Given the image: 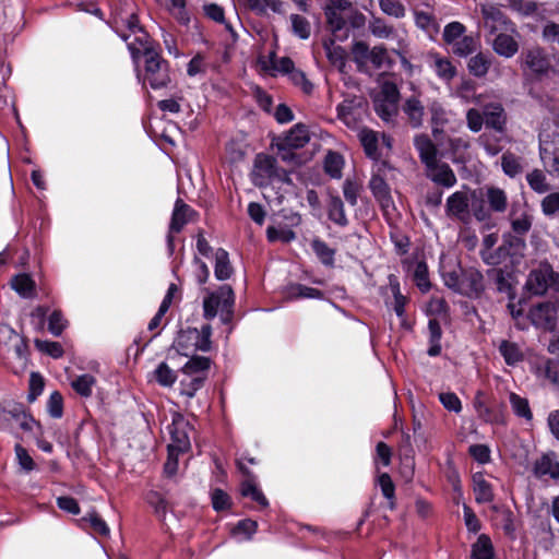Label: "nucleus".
Instances as JSON below:
<instances>
[{
  "instance_id": "nucleus-1",
  "label": "nucleus",
  "mask_w": 559,
  "mask_h": 559,
  "mask_svg": "<svg viewBox=\"0 0 559 559\" xmlns=\"http://www.w3.org/2000/svg\"><path fill=\"white\" fill-rule=\"evenodd\" d=\"M211 360L203 356H192L181 368L179 392L181 395L192 399L203 386Z\"/></svg>"
},
{
  "instance_id": "nucleus-2",
  "label": "nucleus",
  "mask_w": 559,
  "mask_h": 559,
  "mask_svg": "<svg viewBox=\"0 0 559 559\" xmlns=\"http://www.w3.org/2000/svg\"><path fill=\"white\" fill-rule=\"evenodd\" d=\"M211 336L212 328L209 324L203 325L200 330L188 328L178 333L174 347L183 356H190L198 350L209 352L212 346Z\"/></svg>"
},
{
  "instance_id": "nucleus-3",
  "label": "nucleus",
  "mask_w": 559,
  "mask_h": 559,
  "mask_svg": "<svg viewBox=\"0 0 559 559\" xmlns=\"http://www.w3.org/2000/svg\"><path fill=\"white\" fill-rule=\"evenodd\" d=\"M234 302V292L228 285H223L215 292L206 290V295L203 298L204 318L211 320L219 313L223 321H227Z\"/></svg>"
},
{
  "instance_id": "nucleus-4",
  "label": "nucleus",
  "mask_w": 559,
  "mask_h": 559,
  "mask_svg": "<svg viewBox=\"0 0 559 559\" xmlns=\"http://www.w3.org/2000/svg\"><path fill=\"white\" fill-rule=\"evenodd\" d=\"M524 289L533 296H543L548 289L559 292V273L549 263L543 262L528 273Z\"/></svg>"
},
{
  "instance_id": "nucleus-5",
  "label": "nucleus",
  "mask_w": 559,
  "mask_h": 559,
  "mask_svg": "<svg viewBox=\"0 0 559 559\" xmlns=\"http://www.w3.org/2000/svg\"><path fill=\"white\" fill-rule=\"evenodd\" d=\"M0 423L3 428L13 429L14 426H19L24 431H32L35 426H38L19 403H8L0 408Z\"/></svg>"
},
{
  "instance_id": "nucleus-6",
  "label": "nucleus",
  "mask_w": 559,
  "mask_h": 559,
  "mask_svg": "<svg viewBox=\"0 0 559 559\" xmlns=\"http://www.w3.org/2000/svg\"><path fill=\"white\" fill-rule=\"evenodd\" d=\"M145 81L154 90L163 88L170 82L168 63L157 51H147L145 56Z\"/></svg>"
},
{
  "instance_id": "nucleus-7",
  "label": "nucleus",
  "mask_w": 559,
  "mask_h": 559,
  "mask_svg": "<svg viewBox=\"0 0 559 559\" xmlns=\"http://www.w3.org/2000/svg\"><path fill=\"white\" fill-rule=\"evenodd\" d=\"M483 25L490 34L500 32H514L515 25L496 4H480Z\"/></svg>"
},
{
  "instance_id": "nucleus-8",
  "label": "nucleus",
  "mask_w": 559,
  "mask_h": 559,
  "mask_svg": "<svg viewBox=\"0 0 559 559\" xmlns=\"http://www.w3.org/2000/svg\"><path fill=\"white\" fill-rule=\"evenodd\" d=\"M167 430L170 437L168 450L183 453L190 449L189 432L191 431V427L181 414H174L171 424L168 425Z\"/></svg>"
},
{
  "instance_id": "nucleus-9",
  "label": "nucleus",
  "mask_w": 559,
  "mask_h": 559,
  "mask_svg": "<svg viewBox=\"0 0 559 559\" xmlns=\"http://www.w3.org/2000/svg\"><path fill=\"white\" fill-rule=\"evenodd\" d=\"M558 307L555 302L544 301L532 307L528 318L532 324L544 331H552L557 325Z\"/></svg>"
},
{
  "instance_id": "nucleus-10",
  "label": "nucleus",
  "mask_w": 559,
  "mask_h": 559,
  "mask_svg": "<svg viewBox=\"0 0 559 559\" xmlns=\"http://www.w3.org/2000/svg\"><path fill=\"white\" fill-rule=\"evenodd\" d=\"M366 115V104L361 97L344 99L337 106L338 118L350 129H358Z\"/></svg>"
},
{
  "instance_id": "nucleus-11",
  "label": "nucleus",
  "mask_w": 559,
  "mask_h": 559,
  "mask_svg": "<svg viewBox=\"0 0 559 559\" xmlns=\"http://www.w3.org/2000/svg\"><path fill=\"white\" fill-rule=\"evenodd\" d=\"M397 96L396 86L385 83L381 93L374 98V110L384 121H390L396 115Z\"/></svg>"
},
{
  "instance_id": "nucleus-12",
  "label": "nucleus",
  "mask_w": 559,
  "mask_h": 559,
  "mask_svg": "<svg viewBox=\"0 0 559 559\" xmlns=\"http://www.w3.org/2000/svg\"><path fill=\"white\" fill-rule=\"evenodd\" d=\"M522 58L523 67L537 76L546 75L551 68L548 55L545 49L539 46L526 49L522 53Z\"/></svg>"
},
{
  "instance_id": "nucleus-13",
  "label": "nucleus",
  "mask_w": 559,
  "mask_h": 559,
  "mask_svg": "<svg viewBox=\"0 0 559 559\" xmlns=\"http://www.w3.org/2000/svg\"><path fill=\"white\" fill-rule=\"evenodd\" d=\"M275 175V159L266 154H258L254 158L253 168L251 171L252 182L258 187H262L267 185Z\"/></svg>"
},
{
  "instance_id": "nucleus-14",
  "label": "nucleus",
  "mask_w": 559,
  "mask_h": 559,
  "mask_svg": "<svg viewBox=\"0 0 559 559\" xmlns=\"http://www.w3.org/2000/svg\"><path fill=\"white\" fill-rule=\"evenodd\" d=\"M445 213L450 218L468 223L471 219V213L467 193L464 191H456L452 193L447 200Z\"/></svg>"
},
{
  "instance_id": "nucleus-15",
  "label": "nucleus",
  "mask_w": 559,
  "mask_h": 559,
  "mask_svg": "<svg viewBox=\"0 0 559 559\" xmlns=\"http://www.w3.org/2000/svg\"><path fill=\"white\" fill-rule=\"evenodd\" d=\"M376 171L373 173L369 187L374 195V198L381 203L383 207H388L391 205V194L390 188L383 178L384 171L389 168L386 163L381 162L376 164Z\"/></svg>"
},
{
  "instance_id": "nucleus-16",
  "label": "nucleus",
  "mask_w": 559,
  "mask_h": 559,
  "mask_svg": "<svg viewBox=\"0 0 559 559\" xmlns=\"http://www.w3.org/2000/svg\"><path fill=\"white\" fill-rule=\"evenodd\" d=\"M192 214L193 210L188 204L180 199L176 201L169 225V235L167 236L170 252L174 250V237L171 236V233H179L191 219Z\"/></svg>"
},
{
  "instance_id": "nucleus-17",
  "label": "nucleus",
  "mask_w": 559,
  "mask_h": 559,
  "mask_svg": "<svg viewBox=\"0 0 559 559\" xmlns=\"http://www.w3.org/2000/svg\"><path fill=\"white\" fill-rule=\"evenodd\" d=\"M120 37L127 43L133 59H136L139 53L147 56V51H156L151 44L148 34L143 28H136L133 34H120Z\"/></svg>"
},
{
  "instance_id": "nucleus-18",
  "label": "nucleus",
  "mask_w": 559,
  "mask_h": 559,
  "mask_svg": "<svg viewBox=\"0 0 559 559\" xmlns=\"http://www.w3.org/2000/svg\"><path fill=\"white\" fill-rule=\"evenodd\" d=\"M288 221V226H269L266 229V237L269 241H282V242H290L296 238L295 231L292 227H296L301 223V217L297 213H290L288 216H285Z\"/></svg>"
},
{
  "instance_id": "nucleus-19",
  "label": "nucleus",
  "mask_w": 559,
  "mask_h": 559,
  "mask_svg": "<svg viewBox=\"0 0 559 559\" xmlns=\"http://www.w3.org/2000/svg\"><path fill=\"white\" fill-rule=\"evenodd\" d=\"M519 36L518 31L514 32H500L496 34L492 39V49L499 56L504 58H511L519 51V43L516 37Z\"/></svg>"
},
{
  "instance_id": "nucleus-20",
  "label": "nucleus",
  "mask_w": 559,
  "mask_h": 559,
  "mask_svg": "<svg viewBox=\"0 0 559 559\" xmlns=\"http://www.w3.org/2000/svg\"><path fill=\"white\" fill-rule=\"evenodd\" d=\"M485 124L497 132H503L507 124V114L500 103H489L483 107Z\"/></svg>"
},
{
  "instance_id": "nucleus-21",
  "label": "nucleus",
  "mask_w": 559,
  "mask_h": 559,
  "mask_svg": "<svg viewBox=\"0 0 559 559\" xmlns=\"http://www.w3.org/2000/svg\"><path fill=\"white\" fill-rule=\"evenodd\" d=\"M534 474L537 477L549 476L559 478V461L554 452L546 453L534 463Z\"/></svg>"
},
{
  "instance_id": "nucleus-22",
  "label": "nucleus",
  "mask_w": 559,
  "mask_h": 559,
  "mask_svg": "<svg viewBox=\"0 0 559 559\" xmlns=\"http://www.w3.org/2000/svg\"><path fill=\"white\" fill-rule=\"evenodd\" d=\"M428 177L438 185L447 188L456 183V177L453 170L447 164H440L438 160L433 165L427 166Z\"/></svg>"
},
{
  "instance_id": "nucleus-23",
  "label": "nucleus",
  "mask_w": 559,
  "mask_h": 559,
  "mask_svg": "<svg viewBox=\"0 0 559 559\" xmlns=\"http://www.w3.org/2000/svg\"><path fill=\"white\" fill-rule=\"evenodd\" d=\"M259 63L265 71H275L286 75H289L296 69L293 60L288 57L277 60L275 51H272L269 57H260Z\"/></svg>"
},
{
  "instance_id": "nucleus-24",
  "label": "nucleus",
  "mask_w": 559,
  "mask_h": 559,
  "mask_svg": "<svg viewBox=\"0 0 559 559\" xmlns=\"http://www.w3.org/2000/svg\"><path fill=\"white\" fill-rule=\"evenodd\" d=\"M414 145L426 167L433 165L438 160V150L428 135L420 134L415 136Z\"/></svg>"
},
{
  "instance_id": "nucleus-25",
  "label": "nucleus",
  "mask_w": 559,
  "mask_h": 559,
  "mask_svg": "<svg viewBox=\"0 0 559 559\" xmlns=\"http://www.w3.org/2000/svg\"><path fill=\"white\" fill-rule=\"evenodd\" d=\"M474 407L483 420L491 424H504V416L502 412L487 406L481 392H477L474 400Z\"/></svg>"
},
{
  "instance_id": "nucleus-26",
  "label": "nucleus",
  "mask_w": 559,
  "mask_h": 559,
  "mask_svg": "<svg viewBox=\"0 0 559 559\" xmlns=\"http://www.w3.org/2000/svg\"><path fill=\"white\" fill-rule=\"evenodd\" d=\"M429 59L431 68L440 80L448 83L456 75V69L449 59L438 53H430Z\"/></svg>"
},
{
  "instance_id": "nucleus-27",
  "label": "nucleus",
  "mask_w": 559,
  "mask_h": 559,
  "mask_svg": "<svg viewBox=\"0 0 559 559\" xmlns=\"http://www.w3.org/2000/svg\"><path fill=\"white\" fill-rule=\"evenodd\" d=\"M403 110L406 114L409 123L414 128H418L423 124L425 108L421 102L416 96H411L405 100Z\"/></svg>"
},
{
  "instance_id": "nucleus-28",
  "label": "nucleus",
  "mask_w": 559,
  "mask_h": 559,
  "mask_svg": "<svg viewBox=\"0 0 559 559\" xmlns=\"http://www.w3.org/2000/svg\"><path fill=\"white\" fill-rule=\"evenodd\" d=\"M473 490L478 503H488L493 500L492 487L481 473L473 475Z\"/></svg>"
},
{
  "instance_id": "nucleus-29",
  "label": "nucleus",
  "mask_w": 559,
  "mask_h": 559,
  "mask_svg": "<svg viewBox=\"0 0 559 559\" xmlns=\"http://www.w3.org/2000/svg\"><path fill=\"white\" fill-rule=\"evenodd\" d=\"M324 50L331 64L337 68L340 72L344 73L347 64L346 50L335 45L333 40L324 43Z\"/></svg>"
},
{
  "instance_id": "nucleus-30",
  "label": "nucleus",
  "mask_w": 559,
  "mask_h": 559,
  "mask_svg": "<svg viewBox=\"0 0 559 559\" xmlns=\"http://www.w3.org/2000/svg\"><path fill=\"white\" fill-rule=\"evenodd\" d=\"M156 2L166 9L179 23L188 24L190 15L186 9V0H156Z\"/></svg>"
},
{
  "instance_id": "nucleus-31",
  "label": "nucleus",
  "mask_w": 559,
  "mask_h": 559,
  "mask_svg": "<svg viewBox=\"0 0 559 559\" xmlns=\"http://www.w3.org/2000/svg\"><path fill=\"white\" fill-rule=\"evenodd\" d=\"M215 269L214 274L218 281H225L230 277L233 267L229 262L228 253L226 250L219 248L215 251Z\"/></svg>"
},
{
  "instance_id": "nucleus-32",
  "label": "nucleus",
  "mask_w": 559,
  "mask_h": 559,
  "mask_svg": "<svg viewBox=\"0 0 559 559\" xmlns=\"http://www.w3.org/2000/svg\"><path fill=\"white\" fill-rule=\"evenodd\" d=\"M309 139L307 128L302 124H297L285 136L284 145L290 148H300L309 142Z\"/></svg>"
},
{
  "instance_id": "nucleus-33",
  "label": "nucleus",
  "mask_w": 559,
  "mask_h": 559,
  "mask_svg": "<svg viewBox=\"0 0 559 559\" xmlns=\"http://www.w3.org/2000/svg\"><path fill=\"white\" fill-rule=\"evenodd\" d=\"M358 138L364 146L365 153L372 159L378 158V134L377 132L362 128L358 131Z\"/></svg>"
},
{
  "instance_id": "nucleus-34",
  "label": "nucleus",
  "mask_w": 559,
  "mask_h": 559,
  "mask_svg": "<svg viewBox=\"0 0 559 559\" xmlns=\"http://www.w3.org/2000/svg\"><path fill=\"white\" fill-rule=\"evenodd\" d=\"M310 246L312 251L314 252V254L322 264H324L325 266L334 265L335 250L329 247L326 242H324L320 238H314L311 240Z\"/></svg>"
},
{
  "instance_id": "nucleus-35",
  "label": "nucleus",
  "mask_w": 559,
  "mask_h": 559,
  "mask_svg": "<svg viewBox=\"0 0 559 559\" xmlns=\"http://www.w3.org/2000/svg\"><path fill=\"white\" fill-rule=\"evenodd\" d=\"M12 288L23 298L35 296V282L27 274H19L12 280Z\"/></svg>"
},
{
  "instance_id": "nucleus-36",
  "label": "nucleus",
  "mask_w": 559,
  "mask_h": 559,
  "mask_svg": "<svg viewBox=\"0 0 559 559\" xmlns=\"http://www.w3.org/2000/svg\"><path fill=\"white\" fill-rule=\"evenodd\" d=\"M472 559H493V547L487 535H480L472 547Z\"/></svg>"
},
{
  "instance_id": "nucleus-37",
  "label": "nucleus",
  "mask_w": 559,
  "mask_h": 559,
  "mask_svg": "<svg viewBox=\"0 0 559 559\" xmlns=\"http://www.w3.org/2000/svg\"><path fill=\"white\" fill-rule=\"evenodd\" d=\"M490 64V57L480 52L468 60L467 68L473 75L481 78L487 74Z\"/></svg>"
},
{
  "instance_id": "nucleus-38",
  "label": "nucleus",
  "mask_w": 559,
  "mask_h": 559,
  "mask_svg": "<svg viewBox=\"0 0 559 559\" xmlns=\"http://www.w3.org/2000/svg\"><path fill=\"white\" fill-rule=\"evenodd\" d=\"M501 167L503 173L511 178L523 171L521 158L511 152H506L501 156Z\"/></svg>"
},
{
  "instance_id": "nucleus-39",
  "label": "nucleus",
  "mask_w": 559,
  "mask_h": 559,
  "mask_svg": "<svg viewBox=\"0 0 559 559\" xmlns=\"http://www.w3.org/2000/svg\"><path fill=\"white\" fill-rule=\"evenodd\" d=\"M95 384V377L88 373L81 374L71 382L72 389L83 397L92 395Z\"/></svg>"
},
{
  "instance_id": "nucleus-40",
  "label": "nucleus",
  "mask_w": 559,
  "mask_h": 559,
  "mask_svg": "<svg viewBox=\"0 0 559 559\" xmlns=\"http://www.w3.org/2000/svg\"><path fill=\"white\" fill-rule=\"evenodd\" d=\"M509 401L514 414L519 417H522L526 420H532L533 414L530 408V404L527 399L520 396L516 393L511 392L509 394Z\"/></svg>"
},
{
  "instance_id": "nucleus-41",
  "label": "nucleus",
  "mask_w": 559,
  "mask_h": 559,
  "mask_svg": "<svg viewBox=\"0 0 559 559\" xmlns=\"http://www.w3.org/2000/svg\"><path fill=\"white\" fill-rule=\"evenodd\" d=\"M329 217L340 226L347 225L348 221L345 215L344 205L338 197H332L328 205Z\"/></svg>"
},
{
  "instance_id": "nucleus-42",
  "label": "nucleus",
  "mask_w": 559,
  "mask_h": 559,
  "mask_svg": "<svg viewBox=\"0 0 559 559\" xmlns=\"http://www.w3.org/2000/svg\"><path fill=\"white\" fill-rule=\"evenodd\" d=\"M354 61L360 71H366L370 62L371 49L364 41H357L352 49Z\"/></svg>"
},
{
  "instance_id": "nucleus-43",
  "label": "nucleus",
  "mask_w": 559,
  "mask_h": 559,
  "mask_svg": "<svg viewBox=\"0 0 559 559\" xmlns=\"http://www.w3.org/2000/svg\"><path fill=\"white\" fill-rule=\"evenodd\" d=\"M499 352L508 365H515L516 362L523 359L522 350L520 349L518 344L509 341L501 342L499 346Z\"/></svg>"
},
{
  "instance_id": "nucleus-44",
  "label": "nucleus",
  "mask_w": 559,
  "mask_h": 559,
  "mask_svg": "<svg viewBox=\"0 0 559 559\" xmlns=\"http://www.w3.org/2000/svg\"><path fill=\"white\" fill-rule=\"evenodd\" d=\"M325 14L329 26L335 35L336 33L342 32L346 28V23L347 19L349 17V14L336 9H328Z\"/></svg>"
},
{
  "instance_id": "nucleus-45",
  "label": "nucleus",
  "mask_w": 559,
  "mask_h": 559,
  "mask_svg": "<svg viewBox=\"0 0 559 559\" xmlns=\"http://www.w3.org/2000/svg\"><path fill=\"white\" fill-rule=\"evenodd\" d=\"M381 11L392 17L403 19L406 15V8L402 0H378Z\"/></svg>"
},
{
  "instance_id": "nucleus-46",
  "label": "nucleus",
  "mask_w": 559,
  "mask_h": 559,
  "mask_svg": "<svg viewBox=\"0 0 559 559\" xmlns=\"http://www.w3.org/2000/svg\"><path fill=\"white\" fill-rule=\"evenodd\" d=\"M487 200L490 207L496 212H504L507 209V194L499 188H489L487 190Z\"/></svg>"
},
{
  "instance_id": "nucleus-47",
  "label": "nucleus",
  "mask_w": 559,
  "mask_h": 559,
  "mask_svg": "<svg viewBox=\"0 0 559 559\" xmlns=\"http://www.w3.org/2000/svg\"><path fill=\"white\" fill-rule=\"evenodd\" d=\"M251 10L264 14L270 9L274 13H282V1L280 0H247Z\"/></svg>"
},
{
  "instance_id": "nucleus-48",
  "label": "nucleus",
  "mask_w": 559,
  "mask_h": 559,
  "mask_svg": "<svg viewBox=\"0 0 559 559\" xmlns=\"http://www.w3.org/2000/svg\"><path fill=\"white\" fill-rule=\"evenodd\" d=\"M344 165L343 157L334 152H330L324 159V169L333 178L342 176V168Z\"/></svg>"
},
{
  "instance_id": "nucleus-49",
  "label": "nucleus",
  "mask_w": 559,
  "mask_h": 559,
  "mask_svg": "<svg viewBox=\"0 0 559 559\" xmlns=\"http://www.w3.org/2000/svg\"><path fill=\"white\" fill-rule=\"evenodd\" d=\"M241 493L245 497H250L252 500L258 502L262 507H266L269 504L265 496L262 491L255 486L254 481L251 478L245 480L241 485Z\"/></svg>"
},
{
  "instance_id": "nucleus-50",
  "label": "nucleus",
  "mask_w": 559,
  "mask_h": 559,
  "mask_svg": "<svg viewBox=\"0 0 559 559\" xmlns=\"http://www.w3.org/2000/svg\"><path fill=\"white\" fill-rule=\"evenodd\" d=\"M542 38L550 47L557 45L559 50V23L546 21L542 27Z\"/></svg>"
},
{
  "instance_id": "nucleus-51",
  "label": "nucleus",
  "mask_w": 559,
  "mask_h": 559,
  "mask_svg": "<svg viewBox=\"0 0 559 559\" xmlns=\"http://www.w3.org/2000/svg\"><path fill=\"white\" fill-rule=\"evenodd\" d=\"M154 376L156 381L163 386H171L177 379V374L166 362H160L157 366Z\"/></svg>"
},
{
  "instance_id": "nucleus-52",
  "label": "nucleus",
  "mask_w": 559,
  "mask_h": 559,
  "mask_svg": "<svg viewBox=\"0 0 559 559\" xmlns=\"http://www.w3.org/2000/svg\"><path fill=\"white\" fill-rule=\"evenodd\" d=\"M5 332L9 333V338L12 342L13 354L15 355L16 358H19L22 361V365H25L27 349L26 343L12 329L7 328Z\"/></svg>"
},
{
  "instance_id": "nucleus-53",
  "label": "nucleus",
  "mask_w": 559,
  "mask_h": 559,
  "mask_svg": "<svg viewBox=\"0 0 559 559\" xmlns=\"http://www.w3.org/2000/svg\"><path fill=\"white\" fill-rule=\"evenodd\" d=\"M290 22L295 35L301 39H308L310 37L311 26L306 17L298 14H293L290 16Z\"/></svg>"
},
{
  "instance_id": "nucleus-54",
  "label": "nucleus",
  "mask_w": 559,
  "mask_h": 559,
  "mask_svg": "<svg viewBox=\"0 0 559 559\" xmlns=\"http://www.w3.org/2000/svg\"><path fill=\"white\" fill-rule=\"evenodd\" d=\"M390 287L394 296L393 309L397 317L402 318L405 311L406 298L401 294L400 284L393 276L390 277Z\"/></svg>"
},
{
  "instance_id": "nucleus-55",
  "label": "nucleus",
  "mask_w": 559,
  "mask_h": 559,
  "mask_svg": "<svg viewBox=\"0 0 559 559\" xmlns=\"http://www.w3.org/2000/svg\"><path fill=\"white\" fill-rule=\"evenodd\" d=\"M414 17H415V24L419 28H421L426 32L437 29V23H436L435 16L431 13L415 9Z\"/></svg>"
},
{
  "instance_id": "nucleus-56",
  "label": "nucleus",
  "mask_w": 559,
  "mask_h": 559,
  "mask_svg": "<svg viewBox=\"0 0 559 559\" xmlns=\"http://www.w3.org/2000/svg\"><path fill=\"white\" fill-rule=\"evenodd\" d=\"M451 46L455 55L465 57L476 49V40L472 36H463Z\"/></svg>"
},
{
  "instance_id": "nucleus-57",
  "label": "nucleus",
  "mask_w": 559,
  "mask_h": 559,
  "mask_svg": "<svg viewBox=\"0 0 559 559\" xmlns=\"http://www.w3.org/2000/svg\"><path fill=\"white\" fill-rule=\"evenodd\" d=\"M526 179L530 187L537 193H544L548 190L546 176L542 170L535 169L531 171L530 174H527Z\"/></svg>"
},
{
  "instance_id": "nucleus-58",
  "label": "nucleus",
  "mask_w": 559,
  "mask_h": 559,
  "mask_svg": "<svg viewBox=\"0 0 559 559\" xmlns=\"http://www.w3.org/2000/svg\"><path fill=\"white\" fill-rule=\"evenodd\" d=\"M465 33V26L460 22L449 23L443 31V39L447 44L452 45Z\"/></svg>"
},
{
  "instance_id": "nucleus-59",
  "label": "nucleus",
  "mask_w": 559,
  "mask_h": 559,
  "mask_svg": "<svg viewBox=\"0 0 559 559\" xmlns=\"http://www.w3.org/2000/svg\"><path fill=\"white\" fill-rule=\"evenodd\" d=\"M370 62L376 69L389 68L391 61L386 49L382 46H374L371 49Z\"/></svg>"
},
{
  "instance_id": "nucleus-60",
  "label": "nucleus",
  "mask_w": 559,
  "mask_h": 559,
  "mask_svg": "<svg viewBox=\"0 0 559 559\" xmlns=\"http://www.w3.org/2000/svg\"><path fill=\"white\" fill-rule=\"evenodd\" d=\"M508 3L511 10L524 16L534 14L538 7L536 2L531 0H508Z\"/></svg>"
},
{
  "instance_id": "nucleus-61",
  "label": "nucleus",
  "mask_w": 559,
  "mask_h": 559,
  "mask_svg": "<svg viewBox=\"0 0 559 559\" xmlns=\"http://www.w3.org/2000/svg\"><path fill=\"white\" fill-rule=\"evenodd\" d=\"M414 281L421 292H427L430 288L428 278V269L424 262H418L414 271Z\"/></svg>"
},
{
  "instance_id": "nucleus-62",
  "label": "nucleus",
  "mask_w": 559,
  "mask_h": 559,
  "mask_svg": "<svg viewBox=\"0 0 559 559\" xmlns=\"http://www.w3.org/2000/svg\"><path fill=\"white\" fill-rule=\"evenodd\" d=\"M542 211L546 216L559 213V191L547 194L542 201Z\"/></svg>"
},
{
  "instance_id": "nucleus-63",
  "label": "nucleus",
  "mask_w": 559,
  "mask_h": 559,
  "mask_svg": "<svg viewBox=\"0 0 559 559\" xmlns=\"http://www.w3.org/2000/svg\"><path fill=\"white\" fill-rule=\"evenodd\" d=\"M67 324L68 322L63 318L62 313L58 310H55L49 317L48 330L52 335L59 336L67 328Z\"/></svg>"
},
{
  "instance_id": "nucleus-64",
  "label": "nucleus",
  "mask_w": 559,
  "mask_h": 559,
  "mask_svg": "<svg viewBox=\"0 0 559 559\" xmlns=\"http://www.w3.org/2000/svg\"><path fill=\"white\" fill-rule=\"evenodd\" d=\"M467 128L472 132H479L485 123L483 110L471 108L466 111Z\"/></svg>"
}]
</instances>
